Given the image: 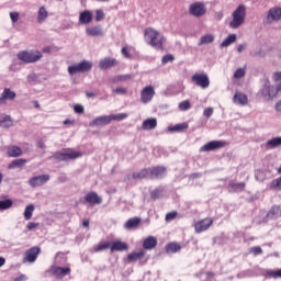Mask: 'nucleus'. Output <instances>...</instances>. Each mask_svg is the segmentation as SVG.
Returning <instances> with one entry per match:
<instances>
[{"instance_id": "obj_17", "label": "nucleus", "mask_w": 281, "mask_h": 281, "mask_svg": "<svg viewBox=\"0 0 281 281\" xmlns=\"http://www.w3.org/2000/svg\"><path fill=\"white\" fill-rule=\"evenodd\" d=\"M117 65V60L113 57H105L99 61V69L106 70L111 69V67H115Z\"/></svg>"}, {"instance_id": "obj_25", "label": "nucleus", "mask_w": 281, "mask_h": 281, "mask_svg": "<svg viewBox=\"0 0 281 281\" xmlns=\"http://www.w3.org/2000/svg\"><path fill=\"white\" fill-rule=\"evenodd\" d=\"M16 98V93L10 88H5L0 97V104H5V100H14Z\"/></svg>"}, {"instance_id": "obj_48", "label": "nucleus", "mask_w": 281, "mask_h": 281, "mask_svg": "<svg viewBox=\"0 0 281 281\" xmlns=\"http://www.w3.org/2000/svg\"><path fill=\"white\" fill-rule=\"evenodd\" d=\"M270 190H281V177L271 181Z\"/></svg>"}, {"instance_id": "obj_52", "label": "nucleus", "mask_w": 281, "mask_h": 281, "mask_svg": "<svg viewBox=\"0 0 281 281\" xmlns=\"http://www.w3.org/2000/svg\"><path fill=\"white\" fill-rule=\"evenodd\" d=\"M172 60H175V56L167 54L162 57L161 63H162V65H168V63H172Z\"/></svg>"}, {"instance_id": "obj_4", "label": "nucleus", "mask_w": 281, "mask_h": 281, "mask_svg": "<svg viewBox=\"0 0 281 281\" xmlns=\"http://www.w3.org/2000/svg\"><path fill=\"white\" fill-rule=\"evenodd\" d=\"M43 58V53L40 50H21L18 53V60L22 63H38Z\"/></svg>"}, {"instance_id": "obj_19", "label": "nucleus", "mask_w": 281, "mask_h": 281, "mask_svg": "<svg viewBox=\"0 0 281 281\" xmlns=\"http://www.w3.org/2000/svg\"><path fill=\"white\" fill-rule=\"evenodd\" d=\"M93 21V12L90 10H85L79 14V23L81 25H89Z\"/></svg>"}, {"instance_id": "obj_55", "label": "nucleus", "mask_w": 281, "mask_h": 281, "mask_svg": "<svg viewBox=\"0 0 281 281\" xmlns=\"http://www.w3.org/2000/svg\"><path fill=\"white\" fill-rule=\"evenodd\" d=\"M131 78H133L132 75H120L116 77V80L119 82H126V80H131Z\"/></svg>"}, {"instance_id": "obj_10", "label": "nucleus", "mask_w": 281, "mask_h": 281, "mask_svg": "<svg viewBox=\"0 0 281 281\" xmlns=\"http://www.w3.org/2000/svg\"><path fill=\"white\" fill-rule=\"evenodd\" d=\"M38 254H41V247L35 246L25 251L23 257V262H36V258H38Z\"/></svg>"}, {"instance_id": "obj_20", "label": "nucleus", "mask_w": 281, "mask_h": 281, "mask_svg": "<svg viewBox=\"0 0 281 281\" xmlns=\"http://www.w3.org/2000/svg\"><path fill=\"white\" fill-rule=\"evenodd\" d=\"M234 104H238L239 106H245L248 104L249 99L247 98V94L243 92H236L233 97Z\"/></svg>"}, {"instance_id": "obj_22", "label": "nucleus", "mask_w": 281, "mask_h": 281, "mask_svg": "<svg viewBox=\"0 0 281 281\" xmlns=\"http://www.w3.org/2000/svg\"><path fill=\"white\" fill-rule=\"evenodd\" d=\"M157 247V238L155 236H148L143 241V249L150 251Z\"/></svg>"}, {"instance_id": "obj_35", "label": "nucleus", "mask_w": 281, "mask_h": 281, "mask_svg": "<svg viewBox=\"0 0 281 281\" xmlns=\"http://www.w3.org/2000/svg\"><path fill=\"white\" fill-rule=\"evenodd\" d=\"M211 43H214V34H205L200 38L198 45L201 47V45H210Z\"/></svg>"}, {"instance_id": "obj_31", "label": "nucleus", "mask_w": 281, "mask_h": 281, "mask_svg": "<svg viewBox=\"0 0 281 281\" xmlns=\"http://www.w3.org/2000/svg\"><path fill=\"white\" fill-rule=\"evenodd\" d=\"M245 182H238V183H234V182H229L227 190L228 192H243V190H245Z\"/></svg>"}, {"instance_id": "obj_16", "label": "nucleus", "mask_w": 281, "mask_h": 281, "mask_svg": "<svg viewBox=\"0 0 281 281\" xmlns=\"http://www.w3.org/2000/svg\"><path fill=\"white\" fill-rule=\"evenodd\" d=\"M86 34H87V36H92V37L104 36V30L102 29V25H100V24L94 25V26H88L86 29Z\"/></svg>"}, {"instance_id": "obj_45", "label": "nucleus", "mask_w": 281, "mask_h": 281, "mask_svg": "<svg viewBox=\"0 0 281 281\" xmlns=\"http://www.w3.org/2000/svg\"><path fill=\"white\" fill-rule=\"evenodd\" d=\"M0 126L10 128V126H12V117L10 115L4 116L2 120H0Z\"/></svg>"}, {"instance_id": "obj_49", "label": "nucleus", "mask_w": 281, "mask_h": 281, "mask_svg": "<svg viewBox=\"0 0 281 281\" xmlns=\"http://www.w3.org/2000/svg\"><path fill=\"white\" fill-rule=\"evenodd\" d=\"M178 108L180 111H190V109H192V105L190 104V101L184 100L179 103Z\"/></svg>"}, {"instance_id": "obj_41", "label": "nucleus", "mask_w": 281, "mask_h": 281, "mask_svg": "<svg viewBox=\"0 0 281 281\" xmlns=\"http://www.w3.org/2000/svg\"><path fill=\"white\" fill-rule=\"evenodd\" d=\"M128 117V114L126 113H119V114H111L110 115V123L114 122H122V120H126Z\"/></svg>"}, {"instance_id": "obj_30", "label": "nucleus", "mask_w": 281, "mask_h": 281, "mask_svg": "<svg viewBox=\"0 0 281 281\" xmlns=\"http://www.w3.org/2000/svg\"><path fill=\"white\" fill-rule=\"evenodd\" d=\"M281 146V136H278V137H274L272 139H269L267 143H266V148L268 150H273V148H278Z\"/></svg>"}, {"instance_id": "obj_26", "label": "nucleus", "mask_w": 281, "mask_h": 281, "mask_svg": "<svg viewBox=\"0 0 281 281\" xmlns=\"http://www.w3.org/2000/svg\"><path fill=\"white\" fill-rule=\"evenodd\" d=\"M144 256H146V250L140 249L138 251H134V252L127 255V260L130 262H137V260H142V258H144Z\"/></svg>"}, {"instance_id": "obj_43", "label": "nucleus", "mask_w": 281, "mask_h": 281, "mask_svg": "<svg viewBox=\"0 0 281 281\" xmlns=\"http://www.w3.org/2000/svg\"><path fill=\"white\" fill-rule=\"evenodd\" d=\"M33 214H34V204H30L24 210V218H25V221H30V218H32Z\"/></svg>"}, {"instance_id": "obj_59", "label": "nucleus", "mask_w": 281, "mask_h": 281, "mask_svg": "<svg viewBox=\"0 0 281 281\" xmlns=\"http://www.w3.org/2000/svg\"><path fill=\"white\" fill-rule=\"evenodd\" d=\"M10 19L12 23H16L19 21V12H10Z\"/></svg>"}, {"instance_id": "obj_3", "label": "nucleus", "mask_w": 281, "mask_h": 281, "mask_svg": "<svg viewBox=\"0 0 281 281\" xmlns=\"http://www.w3.org/2000/svg\"><path fill=\"white\" fill-rule=\"evenodd\" d=\"M80 157H82L81 151L72 148H64L52 156L56 161H74V159H80Z\"/></svg>"}, {"instance_id": "obj_42", "label": "nucleus", "mask_w": 281, "mask_h": 281, "mask_svg": "<svg viewBox=\"0 0 281 281\" xmlns=\"http://www.w3.org/2000/svg\"><path fill=\"white\" fill-rule=\"evenodd\" d=\"M65 262H67V255H65L64 252H58L55 256V265H65Z\"/></svg>"}, {"instance_id": "obj_13", "label": "nucleus", "mask_w": 281, "mask_h": 281, "mask_svg": "<svg viewBox=\"0 0 281 281\" xmlns=\"http://www.w3.org/2000/svg\"><path fill=\"white\" fill-rule=\"evenodd\" d=\"M281 21V7H273L267 13V23Z\"/></svg>"}, {"instance_id": "obj_5", "label": "nucleus", "mask_w": 281, "mask_h": 281, "mask_svg": "<svg viewBox=\"0 0 281 281\" xmlns=\"http://www.w3.org/2000/svg\"><path fill=\"white\" fill-rule=\"evenodd\" d=\"M279 91H281V85H278L277 87H274V86H271L269 82H266L261 88L260 93L262 98H266V100H273V98L278 95Z\"/></svg>"}, {"instance_id": "obj_2", "label": "nucleus", "mask_w": 281, "mask_h": 281, "mask_svg": "<svg viewBox=\"0 0 281 281\" xmlns=\"http://www.w3.org/2000/svg\"><path fill=\"white\" fill-rule=\"evenodd\" d=\"M246 16L247 7H245V4H239L232 13V21L229 22L231 30H238V27L244 25Z\"/></svg>"}, {"instance_id": "obj_38", "label": "nucleus", "mask_w": 281, "mask_h": 281, "mask_svg": "<svg viewBox=\"0 0 281 281\" xmlns=\"http://www.w3.org/2000/svg\"><path fill=\"white\" fill-rule=\"evenodd\" d=\"M78 65H79L82 74H85V71H91V69L93 67V63H91L89 60H82Z\"/></svg>"}, {"instance_id": "obj_33", "label": "nucleus", "mask_w": 281, "mask_h": 281, "mask_svg": "<svg viewBox=\"0 0 281 281\" xmlns=\"http://www.w3.org/2000/svg\"><path fill=\"white\" fill-rule=\"evenodd\" d=\"M133 179H150V168L133 173Z\"/></svg>"}, {"instance_id": "obj_62", "label": "nucleus", "mask_w": 281, "mask_h": 281, "mask_svg": "<svg viewBox=\"0 0 281 281\" xmlns=\"http://www.w3.org/2000/svg\"><path fill=\"white\" fill-rule=\"evenodd\" d=\"M74 111L75 113H85V106L80 105V104H77L74 106Z\"/></svg>"}, {"instance_id": "obj_60", "label": "nucleus", "mask_w": 281, "mask_h": 281, "mask_svg": "<svg viewBox=\"0 0 281 281\" xmlns=\"http://www.w3.org/2000/svg\"><path fill=\"white\" fill-rule=\"evenodd\" d=\"M177 218V212H170L166 215V221H175Z\"/></svg>"}, {"instance_id": "obj_40", "label": "nucleus", "mask_w": 281, "mask_h": 281, "mask_svg": "<svg viewBox=\"0 0 281 281\" xmlns=\"http://www.w3.org/2000/svg\"><path fill=\"white\" fill-rule=\"evenodd\" d=\"M47 16H48L47 10L45 9V7H41L37 12V22L43 23V21H45Z\"/></svg>"}, {"instance_id": "obj_34", "label": "nucleus", "mask_w": 281, "mask_h": 281, "mask_svg": "<svg viewBox=\"0 0 281 281\" xmlns=\"http://www.w3.org/2000/svg\"><path fill=\"white\" fill-rule=\"evenodd\" d=\"M25 164H27L26 159H23V158L15 159L11 164H9L8 168L9 170H14V168H21L25 166Z\"/></svg>"}, {"instance_id": "obj_51", "label": "nucleus", "mask_w": 281, "mask_h": 281, "mask_svg": "<svg viewBox=\"0 0 281 281\" xmlns=\"http://www.w3.org/2000/svg\"><path fill=\"white\" fill-rule=\"evenodd\" d=\"M112 92L114 93V95H126V93H128V90L126 88L117 87L113 89Z\"/></svg>"}, {"instance_id": "obj_50", "label": "nucleus", "mask_w": 281, "mask_h": 281, "mask_svg": "<svg viewBox=\"0 0 281 281\" xmlns=\"http://www.w3.org/2000/svg\"><path fill=\"white\" fill-rule=\"evenodd\" d=\"M267 276H268V278H274V280L278 279V278H281V269L268 270Z\"/></svg>"}, {"instance_id": "obj_15", "label": "nucleus", "mask_w": 281, "mask_h": 281, "mask_svg": "<svg viewBox=\"0 0 281 281\" xmlns=\"http://www.w3.org/2000/svg\"><path fill=\"white\" fill-rule=\"evenodd\" d=\"M52 271L53 274L56 276L57 278H65L66 276L71 274V268L69 267L63 268L60 266H53Z\"/></svg>"}, {"instance_id": "obj_58", "label": "nucleus", "mask_w": 281, "mask_h": 281, "mask_svg": "<svg viewBox=\"0 0 281 281\" xmlns=\"http://www.w3.org/2000/svg\"><path fill=\"white\" fill-rule=\"evenodd\" d=\"M204 117H210L211 115H214V108H206L203 111Z\"/></svg>"}, {"instance_id": "obj_57", "label": "nucleus", "mask_w": 281, "mask_h": 281, "mask_svg": "<svg viewBox=\"0 0 281 281\" xmlns=\"http://www.w3.org/2000/svg\"><path fill=\"white\" fill-rule=\"evenodd\" d=\"M103 19H104V11H102V10H97L95 11V21H103Z\"/></svg>"}, {"instance_id": "obj_44", "label": "nucleus", "mask_w": 281, "mask_h": 281, "mask_svg": "<svg viewBox=\"0 0 281 281\" xmlns=\"http://www.w3.org/2000/svg\"><path fill=\"white\" fill-rule=\"evenodd\" d=\"M109 247L111 248V241H104L99 244L98 246H94V252L98 254L100 251H104V249H109Z\"/></svg>"}, {"instance_id": "obj_64", "label": "nucleus", "mask_w": 281, "mask_h": 281, "mask_svg": "<svg viewBox=\"0 0 281 281\" xmlns=\"http://www.w3.org/2000/svg\"><path fill=\"white\" fill-rule=\"evenodd\" d=\"M274 111H277V113H281V99L274 103Z\"/></svg>"}, {"instance_id": "obj_32", "label": "nucleus", "mask_w": 281, "mask_h": 281, "mask_svg": "<svg viewBox=\"0 0 281 281\" xmlns=\"http://www.w3.org/2000/svg\"><path fill=\"white\" fill-rule=\"evenodd\" d=\"M281 216V205H274L270 209L268 213L269 218H280Z\"/></svg>"}, {"instance_id": "obj_18", "label": "nucleus", "mask_w": 281, "mask_h": 281, "mask_svg": "<svg viewBox=\"0 0 281 281\" xmlns=\"http://www.w3.org/2000/svg\"><path fill=\"white\" fill-rule=\"evenodd\" d=\"M150 179H164L166 177V167L149 168Z\"/></svg>"}, {"instance_id": "obj_8", "label": "nucleus", "mask_w": 281, "mask_h": 281, "mask_svg": "<svg viewBox=\"0 0 281 281\" xmlns=\"http://www.w3.org/2000/svg\"><path fill=\"white\" fill-rule=\"evenodd\" d=\"M154 98H155V87L146 86L140 91V102H142V104H149V102H153Z\"/></svg>"}, {"instance_id": "obj_63", "label": "nucleus", "mask_w": 281, "mask_h": 281, "mask_svg": "<svg viewBox=\"0 0 281 281\" xmlns=\"http://www.w3.org/2000/svg\"><path fill=\"white\" fill-rule=\"evenodd\" d=\"M121 54L125 57V58H131V53H128V48L123 47L121 49Z\"/></svg>"}, {"instance_id": "obj_6", "label": "nucleus", "mask_w": 281, "mask_h": 281, "mask_svg": "<svg viewBox=\"0 0 281 281\" xmlns=\"http://www.w3.org/2000/svg\"><path fill=\"white\" fill-rule=\"evenodd\" d=\"M206 12L207 7H205L204 2H193L189 5V13L196 19H201Z\"/></svg>"}, {"instance_id": "obj_11", "label": "nucleus", "mask_w": 281, "mask_h": 281, "mask_svg": "<svg viewBox=\"0 0 281 281\" xmlns=\"http://www.w3.org/2000/svg\"><path fill=\"white\" fill-rule=\"evenodd\" d=\"M49 179V175L35 176L29 180V186H31V188H41V186H45Z\"/></svg>"}, {"instance_id": "obj_53", "label": "nucleus", "mask_w": 281, "mask_h": 281, "mask_svg": "<svg viewBox=\"0 0 281 281\" xmlns=\"http://www.w3.org/2000/svg\"><path fill=\"white\" fill-rule=\"evenodd\" d=\"M164 192V189H156L151 191L150 196L151 199H159Z\"/></svg>"}, {"instance_id": "obj_12", "label": "nucleus", "mask_w": 281, "mask_h": 281, "mask_svg": "<svg viewBox=\"0 0 281 281\" xmlns=\"http://www.w3.org/2000/svg\"><path fill=\"white\" fill-rule=\"evenodd\" d=\"M213 224H214L213 218H204L202 221L196 222L194 225L195 234L207 232V228L212 227Z\"/></svg>"}, {"instance_id": "obj_28", "label": "nucleus", "mask_w": 281, "mask_h": 281, "mask_svg": "<svg viewBox=\"0 0 281 281\" xmlns=\"http://www.w3.org/2000/svg\"><path fill=\"white\" fill-rule=\"evenodd\" d=\"M12 200L8 199V195L0 196V211L10 210L12 207Z\"/></svg>"}, {"instance_id": "obj_24", "label": "nucleus", "mask_w": 281, "mask_h": 281, "mask_svg": "<svg viewBox=\"0 0 281 281\" xmlns=\"http://www.w3.org/2000/svg\"><path fill=\"white\" fill-rule=\"evenodd\" d=\"M142 128L143 131H155V128H157V119H146L143 121Z\"/></svg>"}, {"instance_id": "obj_27", "label": "nucleus", "mask_w": 281, "mask_h": 281, "mask_svg": "<svg viewBox=\"0 0 281 281\" xmlns=\"http://www.w3.org/2000/svg\"><path fill=\"white\" fill-rule=\"evenodd\" d=\"M169 133H183V131H188V123H178L176 125L168 126Z\"/></svg>"}, {"instance_id": "obj_39", "label": "nucleus", "mask_w": 281, "mask_h": 281, "mask_svg": "<svg viewBox=\"0 0 281 281\" xmlns=\"http://www.w3.org/2000/svg\"><path fill=\"white\" fill-rule=\"evenodd\" d=\"M233 43H236V34L228 35L222 43L221 47H229Z\"/></svg>"}, {"instance_id": "obj_7", "label": "nucleus", "mask_w": 281, "mask_h": 281, "mask_svg": "<svg viewBox=\"0 0 281 281\" xmlns=\"http://www.w3.org/2000/svg\"><path fill=\"white\" fill-rule=\"evenodd\" d=\"M227 142L225 140H211L200 148V153H211L212 150H218V148H225Z\"/></svg>"}, {"instance_id": "obj_14", "label": "nucleus", "mask_w": 281, "mask_h": 281, "mask_svg": "<svg viewBox=\"0 0 281 281\" xmlns=\"http://www.w3.org/2000/svg\"><path fill=\"white\" fill-rule=\"evenodd\" d=\"M85 202L89 205H101L102 196H100L95 191H91L85 195Z\"/></svg>"}, {"instance_id": "obj_46", "label": "nucleus", "mask_w": 281, "mask_h": 281, "mask_svg": "<svg viewBox=\"0 0 281 281\" xmlns=\"http://www.w3.org/2000/svg\"><path fill=\"white\" fill-rule=\"evenodd\" d=\"M68 74L70 76H74L76 74H82V70L80 68V65L79 64H76V65H72V66H69L68 67Z\"/></svg>"}, {"instance_id": "obj_1", "label": "nucleus", "mask_w": 281, "mask_h": 281, "mask_svg": "<svg viewBox=\"0 0 281 281\" xmlns=\"http://www.w3.org/2000/svg\"><path fill=\"white\" fill-rule=\"evenodd\" d=\"M144 36L146 43L154 47V49H164V43H166V37H164V34L149 27L145 30Z\"/></svg>"}, {"instance_id": "obj_36", "label": "nucleus", "mask_w": 281, "mask_h": 281, "mask_svg": "<svg viewBox=\"0 0 281 281\" xmlns=\"http://www.w3.org/2000/svg\"><path fill=\"white\" fill-rule=\"evenodd\" d=\"M9 157H21L23 150L19 146H11L8 148Z\"/></svg>"}, {"instance_id": "obj_9", "label": "nucleus", "mask_w": 281, "mask_h": 281, "mask_svg": "<svg viewBox=\"0 0 281 281\" xmlns=\"http://www.w3.org/2000/svg\"><path fill=\"white\" fill-rule=\"evenodd\" d=\"M191 80L196 87H201V89H207L210 87V77L206 74H195Z\"/></svg>"}, {"instance_id": "obj_54", "label": "nucleus", "mask_w": 281, "mask_h": 281, "mask_svg": "<svg viewBox=\"0 0 281 281\" xmlns=\"http://www.w3.org/2000/svg\"><path fill=\"white\" fill-rule=\"evenodd\" d=\"M244 76H245V68H238L234 72V78H236V79L244 78Z\"/></svg>"}, {"instance_id": "obj_29", "label": "nucleus", "mask_w": 281, "mask_h": 281, "mask_svg": "<svg viewBox=\"0 0 281 281\" xmlns=\"http://www.w3.org/2000/svg\"><path fill=\"white\" fill-rule=\"evenodd\" d=\"M139 223H142V220L139 217H133L125 222L124 228L125 229H135V227L139 226Z\"/></svg>"}, {"instance_id": "obj_23", "label": "nucleus", "mask_w": 281, "mask_h": 281, "mask_svg": "<svg viewBox=\"0 0 281 281\" xmlns=\"http://www.w3.org/2000/svg\"><path fill=\"white\" fill-rule=\"evenodd\" d=\"M111 251H127L128 244L122 241V240H114L112 244H110Z\"/></svg>"}, {"instance_id": "obj_61", "label": "nucleus", "mask_w": 281, "mask_h": 281, "mask_svg": "<svg viewBox=\"0 0 281 281\" xmlns=\"http://www.w3.org/2000/svg\"><path fill=\"white\" fill-rule=\"evenodd\" d=\"M36 227H38V223L30 222V223L26 225V229H27L29 232H32V229H36Z\"/></svg>"}, {"instance_id": "obj_47", "label": "nucleus", "mask_w": 281, "mask_h": 281, "mask_svg": "<svg viewBox=\"0 0 281 281\" xmlns=\"http://www.w3.org/2000/svg\"><path fill=\"white\" fill-rule=\"evenodd\" d=\"M255 179H256V181H259L260 183H262V181H265V179H267V175H265V171H262V170H256Z\"/></svg>"}, {"instance_id": "obj_56", "label": "nucleus", "mask_w": 281, "mask_h": 281, "mask_svg": "<svg viewBox=\"0 0 281 281\" xmlns=\"http://www.w3.org/2000/svg\"><path fill=\"white\" fill-rule=\"evenodd\" d=\"M250 254H255V256H260V254H262V248L260 246H255L250 248Z\"/></svg>"}, {"instance_id": "obj_37", "label": "nucleus", "mask_w": 281, "mask_h": 281, "mask_svg": "<svg viewBox=\"0 0 281 281\" xmlns=\"http://www.w3.org/2000/svg\"><path fill=\"white\" fill-rule=\"evenodd\" d=\"M181 250V245L177 243H170L166 246V251L168 254H177V251Z\"/></svg>"}, {"instance_id": "obj_21", "label": "nucleus", "mask_w": 281, "mask_h": 281, "mask_svg": "<svg viewBox=\"0 0 281 281\" xmlns=\"http://www.w3.org/2000/svg\"><path fill=\"white\" fill-rule=\"evenodd\" d=\"M106 124H111L110 115H102V116L95 117L90 122V126H106Z\"/></svg>"}]
</instances>
